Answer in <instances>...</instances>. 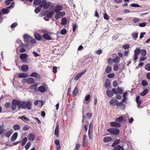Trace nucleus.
<instances>
[{
  "instance_id": "nucleus-1",
  "label": "nucleus",
  "mask_w": 150,
  "mask_h": 150,
  "mask_svg": "<svg viewBox=\"0 0 150 150\" xmlns=\"http://www.w3.org/2000/svg\"><path fill=\"white\" fill-rule=\"evenodd\" d=\"M50 5V2H48L46 0H42V3L38 7L35 9H40L39 7L43 8L45 9L48 8Z\"/></svg>"
},
{
  "instance_id": "nucleus-2",
  "label": "nucleus",
  "mask_w": 150,
  "mask_h": 150,
  "mask_svg": "<svg viewBox=\"0 0 150 150\" xmlns=\"http://www.w3.org/2000/svg\"><path fill=\"white\" fill-rule=\"evenodd\" d=\"M23 38L26 47H28L29 46L30 42L31 40V37L29 35L25 34L23 35Z\"/></svg>"
},
{
  "instance_id": "nucleus-3",
  "label": "nucleus",
  "mask_w": 150,
  "mask_h": 150,
  "mask_svg": "<svg viewBox=\"0 0 150 150\" xmlns=\"http://www.w3.org/2000/svg\"><path fill=\"white\" fill-rule=\"evenodd\" d=\"M20 108V103L19 101L13 100L12 102L11 109L13 111H15L17 109Z\"/></svg>"
},
{
  "instance_id": "nucleus-4",
  "label": "nucleus",
  "mask_w": 150,
  "mask_h": 150,
  "mask_svg": "<svg viewBox=\"0 0 150 150\" xmlns=\"http://www.w3.org/2000/svg\"><path fill=\"white\" fill-rule=\"evenodd\" d=\"M25 45V44L23 43L22 41L20 39H17L15 43V47L17 48H18L20 47H26Z\"/></svg>"
},
{
  "instance_id": "nucleus-5",
  "label": "nucleus",
  "mask_w": 150,
  "mask_h": 150,
  "mask_svg": "<svg viewBox=\"0 0 150 150\" xmlns=\"http://www.w3.org/2000/svg\"><path fill=\"white\" fill-rule=\"evenodd\" d=\"M107 131L111 134L114 135H117L119 132V130L117 128H111L107 129Z\"/></svg>"
},
{
  "instance_id": "nucleus-6",
  "label": "nucleus",
  "mask_w": 150,
  "mask_h": 150,
  "mask_svg": "<svg viewBox=\"0 0 150 150\" xmlns=\"http://www.w3.org/2000/svg\"><path fill=\"white\" fill-rule=\"evenodd\" d=\"M109 104L111 106H114L115 105H117L125 106V105L124 104L121 103H119L117 100L115 99H112L109 102Z\"/></svg>"
},
{
  "instance_id": "nucleus-7",
  "label": "nucleus",
  "mask_w": 150,
  "mask_h": 150,
  "mask_svg": "<svg viewBox=\"0 0 150 150\" xmlns=\"http://www.w3.org/2000/svg\"><path fill=\"white\" fill-rule=\"evenodd\" d=\"M58 10H55V12L57 13L55 16V18L56 19H58L64 16L65 14V12H58Z\"/></svg>"
},
{
  "instance_id": "nucleus-8",
  "label": "nucleus",
  "mask_w": 150,
  "mask_h": 150,
  "mask_svg": "<svg viewBox=\"0 0 150 150\" xmlns=\"http://www.w3.org/2000/svg\"><path fill=\"white\" fill-rule=\"evenodd\" d=\"M140 52V49L139 48H136V49L134 50V54L133 57L134 60H136L138 58L137 56L139 54Z\"/></svg>"
},
{
  "instance_id": "nucleus-9",
  "label": "nucleus",
  "mask_w": 150,
  "mask_h": 150,
  "mask_svg": "<svg viewBox=\"0 0 150 150\" xmlns=\"http://www.w3.org/2000/svg\"><path fill=\"white\" fill-rule=\"evenodd\" d=\"M28 57L27 54L25 53L21 54L20 56V58L21 59L22 61L23 62H26L27 61L26 58Z\"/></svg>"
},
{
  "instance_id": "nucleus-10",
  "label": "nucleus",
  "mask_w": 150,
  "mask_h": 150,
  "mask_svg": "<svg viewBox=\"0 0 150 150\" xmlns=\"http://www.w3.org/2000/svg\"><path fill=\"white\" fill-rule=\"evenodd\" d=\"M47 88V86L45 85L44 86H39L38 88V90L41 93H44L45 91Z\"/></svg>"
},
{
  "instance_id": "nucleus-11",
  "label": "nucleus",
  "mask_w": 150,
  "mask_h": 150,
  "mask_svg": "<svg viewBox=\"0 0 150 150\" xmlns=\"http://www.w3.org/2000/svg\"><path fill=\"white\" fill-rule=\"evenodd\" d=\"M88 142V137L87 136H85L83 138L82 142V146H86Z\"/></svg>"
},
{
  "instance_id": "nucleus-12",
  "label": "nucleus",
  "mask_w": 150,
  "mask_h": 150,
  "mask_svg": "<svg viewBox=\"0 0 150 150\" xmlns=\"http://www.w3.org/2000/svg\"><path fill=\"white\" fill-rule=\"evenodd\" d=\"M110 124L112 127H119L121 126L120 123L116 122H111Z\"/></svg>"
},
{
  "instance_id": "nucleus-13",
  "label": "nucleus",
  "mask_w": 150,
  "mask_h": 150,
  "mask_svg": "<svg viewBox=\"0 0 150 150\" xmlns=\"http://www.w3.org/2000/svg\"><path fill=\"white\" fill-rule=\"evenodd\" d=\"M59 125L57 123H56V126L54 134L57 137H59Z\"/></svg>"
},
{
  "instance_id": "nucleus-14",
  "label": "nucleus",
  "mask_w": 150,
  "mask_h": 150,
  "mask_svg": "<svg viewBox=\"0 0 150 150\" xmlns=\"http://www.w3.org/2000/svg\"><path fill=\"white\" fill-rule=\"evenodd\" d=\"M35 82L34 79L31 77H29L26 79V82L28 84H31Z\"/></svg>"
},
{
  "instance_id": "nucleus-15",
  "label": "nucleus",
  "mask_w": 150,
  "mask_h": 150,
  "mask_svg": "<svg viewBox=\"0 0 150 150\" xmlns=\"http://www.w3.org/2000/svg\"><path fill=\"white\" fill-rule=\"evenodd\" d=\"M41 10H35V12L36 13H38L39 12H40V13L39 14V16H42L45 14L46 12L45 11L42 12V11H41Z\"/></svg>"
},
{
  "instance_id": "nucleus-16",
  "label": "nucleus",
  "mask_w": 150,
  "mask_h": 150,
  "mask_svg": "<svg viewBox=\"0 0 150 150\" xmlns=\"http://www.w3.org/2000/svg\"><path fill=\"white\" fill-rule=\"evenodd\" d=\"M136 101L137 104V107L138 108H139L140 105L142 102L141 100L140 99V96H139L136 97Z\"/></svg>"
},
{
  "instance_id": "nucleus-17",
  "label": "nucleus",
  "mask_w": 150,
  "mask_h": 150,
  "mask_svg": "<svg viewBox=\"0 0 150 150\" xmlns=\"http://www.w3.org/2000/svg\"><path fill=\"white\" fill-rule=\"evenodd\" d=\"M28 76V74L25 73H20L18 74V76L19 78H25Z\"/></svg>"
},
{
  "instance_id": "nucleus-18",
  "label": "nucleus",
  "mask_w": 150,
  "mask_h": 150,
  "mask_svg": "<svg viewBox=\"0 0 150 150\" xmlns=\"http://www.w3.org/2000/svg\"><path fill=\"white\" fill-rule=\"evenodd\" d=\"M28 139L31 141H33L35 139V136L33 133H30L28 136Z\"/></svg>"
},
{
  "instance_id": "nucleus-19",
  "label": "nucleus",
  "mask_w": 150,
  "mask_h": 150,
  "mask_svg": "<svg viewBox=\"0 0 150 150\" xmlns=\"http://www.w3.org/2000/svg\"><path fill=\"white\" fill-rule=\"evenodd\" d=\"M30 76L33 77L35 78H40V75L36 72H33L31 73L30 75Z\"/></svg>"
},
{
  "instance_id": "nucleus-20",
  "label": "nucleus",
  "mask_w": 150,
  "mask_h": 150,
  "mask_svg": "<svg viewBox=\"0 0 150 150\" xmlns=\"http://www.w3.org/2000/svg\"><path fill=\"white\" fill-rule=\"evenodd\" d=\"M112 138L108 136L105 137L103 141L105 142H108L111 141Z\"/></svg>"
},
{
  "instance_id": "nucleus-21",
  "label": "nucleus",
  "mask_w": 150,
  "mask_h": 150,
  "mask_svg": "<svg viewBox=\"0 0 150 150\" xmlns=\"http://www.w3.org/2000/svg\"><path fill=\"white\" fill-rule=\"evenodd\" d=\"M32 103L30 101H28L26 102V108L28 110H30L31 108Z\"/></svg>"
},
{
  "instance_id": "nucleus-22",
  "label": "nucleus",
  "mask_w": 150,
  "mask_h": 150,
  "mask_svg": "<svg viewBox=\"0 0 150 150\" xmlns=\"http://www.w3.org/2000/svg\"><path fill=\"white\" fill-rule=\"evenodd\" d=\"M18 133L17 132L14 133L11 137V140L12 141H14L17 139L18 137Z\"/></svg>"
},
{
  "instance_id": "nucleus-23",
  "label": "nucleus",
  "mask_w": 150,
  "mask_h": 150,
  "mask_svg": "<svg viewBox=\"0 0 150 150\" xmlns=\"http://www.w3.org/2000/svg\"><path fill=\"white\" fill-rule=\"evenodd\" d=\"M43 37L45 39L47 40H52L50 36L47 33H45L42 35Z\"/></svg>"
},
{
  "instance_id": "nucleus-24",
  "label": "nucleus",
  "mask_w": 150,
  "mask_h": 150,
  "mask_svg": "<svg viewBox=\"0 0 150 150\" xmlns=\"http://www.w3.org/2000/svg\"><path fill=\"white\" fill-rule=\"evenodd\" d=\"M34 36L36 39L38 40H40L42 38V37L41 35L38 33H35L34 35Z\"/></svg>"
},
{
  "instance_id": "nucleus-25",
  "label": "nucleus",
  "mask_w": 150,
  "mask_h": 150,
  "mask_svg": "<svg viewBox=\"0 0 150 150\" xmlns=\"http://www.w3.org/2000/svg\"><path fill=\"white\" fill-rule=\"evenodd\" d=\"M13 130L11 129L6 132L5 133V136L8 138L9 137L12 133Z\"/></svg>"
},
{
  "instance_id": "nucleus-26",
  "label": "nucleus",
  "mask_w": 150,
  "mask_h": 150,
  "mask_svg": "<svg viewBox=\"0 0 150 150\" xmlns=\"http://www.w3.org/2000/svg\"><path fill=\"white\" fill-rule=\"evenodd\" d=\"M20 108L21 107L22 108L24 109L26 108V102L25 101H22L21 102L20 101Z\"/></svg>"
},
{
  "instance_id": "nucleus-27",
  "label": "nucleus",
  "mask_w": 150,
  "mask_h": 150,
  "mask_svg": "<svg viewBox=\"0 0 150 150\" xmlns=\"http://www.w3.org/2000/svg\"><path fill=\"white\" fill-rule=\"evenodd\" d=\"M10 10H0V16L6 14L9 12Z\"/></svg>"
},
{
  "instance_id": "nucleus-28",
  "label": "nucleus",
  "mask_w": 150,
  "mask_h": 150,
  "mask_svg": "<svg viewBox=\"0 0 150 150\" xmlns=\"http://www.w3.org/2000/svg\"><path fill=\"white\" fill-rule=\"evenodd\" d=\"M110 85V81L108 79H107L105 81V86L107 88H108Z\"/></svg>"
},
{
  "instance_id": "nucleus-29",
  "label": "nucleus",
  "mask_w": 150,
  "mask_h": 150,
  "mask_svg": "<svg viewBox=\"0 0 150 150\" xmlns=\"http://www.w3.org/2000/svg\"><path fill=\"white\" fill-rule=\"evenodd\" d=\"M42 0H34L33 4L36 6L39 5L42 3Z\"/></svg>"
},
{
  "instance_id": "nucleus-30",
  "label": "nucleus",
  "mask_w": 150,
  "mask_h": 150,
  "mask_svg": "<svg viewBox=\"0 0 150 150\" xmlns=\"http://www.w3.org/2000/svg\"><path fill=\"white\" fill-rule=\"evenodd\" d=\"M120 61V59L118 57H116L112 60L113 62L115 63H118Z\"/></svg>"
},
{
  "instance_id": "nucleus-31",
  "label": "nucleus",
  "mask_w": 150,
  "mask_h": 150,
  "mask_svg": "<svg viewBox=\"0 0 150 150\" xmlns=\"http://www.w3.org/2000/svg\"><path fill=\"white\" fill-rule=\"evenodd\" d=\"M78 91L79 90L78 88L77 87H76L72 93L73 96H76L78 93Z\"/></svg>"
},
{
  "instance_id": "nucleus-32",
  "label": "nucleus",
  "mask_w": 150,
  "mask_h": 150,
  "mask_svg": "<svg viewBox=\"0 0 150 150\" xmlns=\"http://www.w3.org/2000/svg\"><path fill=\"white\" fill-rule=\"evenodd\" d=\"M21 69L22 71H25L28 70V67L27 65H24L21 67Z\"/></svg>"
},
{
  "instance_id": "nucleus-33",
  "label": "nucleus",
  "mask_w": 150,
  "mask_h": 150,
  "mask_svg": "<svg viewBox=\"0 0 150 150\" xmlns=\"http://www.w3.org/2000/svg\"><path fill=\"white\" fill-rule=\"evenodd\" d=\"M106 94L109 97H112L113 95V93L110 90H107L106 91Z\"/></svg>"
},
{
  "instance_id": "nucleus-34",
  "label": "nucleus",
  "mask_w": 150,
  "mask_h": 150,
  "mask_svg": "<svg viewBox=\"0 0 150 150\" xmlns=\"http://www.w3.org/2000/svg\"><path fill=\"white\" fill-rule=\"evenodd\" d=\"M13 129L15 130H19L20 129V127L18 125H15L13 127Z\"/></svg>"
},
{
  "instance_id": "nucleus-35",
  "label": "nucleus",
  "mask_w": 150,
  "mask_h": 150,
  "mask_svg": "<svg viewBox=\"0 0 150 150\" xmlns=\"http://www.w3.org/2000/svg\"><path fill=\"white\" fill-rule=\"evenodd\" d=\"M67 23V20L65 18H63L61 20V24L62 25H65Z\"/></svg>"
},
{
  "instance_id": "nucleus-36",
  "label": "nucleus",
  "mask_w": 150,
  "mask_h": 150,
  "mask_svg": "<svg viewBox=\"0 0 150 150\" xmlns=\"http://www.w3.org/2000/svg\"><path fill=\"white\" fill-rule=\"evenodd\" d=\"M120 142V139H117L113 143L111 146L112 147H114L115 145L119 144Z\"/></svg>"
},
{
  "instance_id": "nucleus-37",
  "label": "nucleus",
  "mask_w": 150,
  "mask_h": 150,
  "mask_svg": "<svg viewBox=\"0 0 150 150\" xmlns=\"http://www.w3.org/2000/svg\"><path fill=\"white\" fill-rule=\"evenodd\" d=\"M124 148L122 147L120 145H118L115 147L114 149V150H123Z\"/></svg>"
},
{
  "instance_id": "nucleus-38",
  "label": "nucleus",
  "mask_w": 150,
  "mask_h": 150,
  "mask_svg": "<svg viewBox=\"0 0 150 150\" xmlns=\"http://www.w3.org/2000/svg\"><path fill=\"white\" fill-rule=\"evenodd\" d=\"M28 140L27 138L26 137H25L21 141V144L23 146L25 145L26 143L27 142Z\"/></svg>"
},
{
  "instance_id": "nucleus-39",
  "label": "nucleus",
  "mask_w": 150,
  "mask_h": 150,
  "mask_svg": "<svg viewBox=\"0 0 150 150\" xmlns=\"http://www.w3.org/2000/svg\"><path fill=\"white\" fill-rule=\"evenodd\" d=\"M148 90L147 89H146L141 93L140 95L142 96H144L148 93Z\"/></svg>"
},
{
  "instance_id": "nucleus-40",
  "label": "nucleus",
  "mask_w": 150,
  "mask_h": 150,
  "mask_svg": "<svg viewBox=\"0 0 150 150\" xmlns=\"http://www.w3.org/2000/svg\"><path fill=\"white\" fill-rule=\"evenodd\" d=\"M141 54L143 56H145L146 54V51L144 49H142L141 51Z\"/></svg>"
},
{
  "instance_id": "nucleus-41",
  "label": "nucleus",
  "mask_w": 150,
  "mask_h": 150,
  "mask_svg": "<svg viewBox=\"0 0 150 150\" xmlns=\"http://www.w3.org/2000/svg\"><path fill=\"white\" fill-rule=\"evenodd\" d=\"M38 103H41L42 101H39V100H36L34 102V104L35 105H37L39 107H41L43 105V104H42L41 105H38Z\"/></svg>"
},
{
  "instance_id": "nucleus-42",
  "label": "nucleus",
  "mask_w": 150,
  "mask_h": 150,
  "mask_svg": "<svg viewBox=\"0 0 150 150\" xmlns=\"http://www.w3.org/2000/svg\"><path fill=\"white\" fill-rule=\"evenodd\" d=\"M54 13V12L53 11H51L49 12H48L46 15L47 17L48 18H51Z\"/></svg>"
},
{
  "instance_id": "nucleus-43",
  "label": "nucleus",
  "mask_w": 150,
  "mask_h": 150,
  "mask_svg": "<svg viewBox=\"0 0 150 150\" xmlns=\"http://www.w3.org/2000/svg\"><path fill=\"white\" fill-rule=\"evenodd\" d=\"M14 2H12L10 6H9L8 7L6 8H3L2 9H8V8H13L14 6Z\"/></svg>"
},
{
  "instance_id": "nucleus-44",
  "label": "nucleus",
  "mask_w": 150,
  "mask_h": 150,
  "mask_svg": "<svg viewBox=\"0 0 150 150\" xmlns=\"http://www.w3.org/2000/svg\"><path fill=\"white\" fill-rule=\"evenodd\" d=\"M138 33H133L132 34V36L133 38L135 40L137 38Z\"/></svg>"
},
{
  "instance_id": "nucleus-45",
  "label": "nucleus",
  "mask_w": 150,
  "mask_h": 150,
  "mask_svg": "<svg viewBox=\"0 0 150 150\" xmlns=\"http://www.w3.org/2000/svg\"><path fill=\"white\" fill-rule=\"evenodd\" d=\"M63 6L62 5L59 4H57L55 6V9H62Z\"/></svg>"
},
{
  "instance_id": "nucleus-46",
  "label": "nucleus",
  "mask_w": 150,
  "mask_h": 150,
  "mask_svg": "<svg viewBox=\"0 0 150 150\" xmlns=\"http://www.w3.org/2000/svg\"><path fill=\"white\" fill-rule=\"evenodd\" d=\"M19 118L25 122L28 121H29V119L25 116H22V117H20Z\"/></svg>"
},
{
  "instance_id": "nucleus-47",
  "label": "nucleus",
  "mask_w": 150,
  "mask_h": 150,
  "mask_svg": "<svg viewBox=\"0 0 150 150\" xmlns=\"http://www.w3.org/2000/svg\"><path fill=\"white\" fill-rule=\"evenodd\" d=\"M88 136L90 139H92L93 138V136L92 135V131H91V130H88Z\"/></svg>"
},
{
  "instance_id": "nucleus-48",
  "label": "nucleus",
  "mask_w": 150,
  "mask_h": 150,
  "mask_svg": "<svg viewBox=\"0 0 150 150\" xmlns=\"http://www.w3.org/2000/svg\"><path fill=\"white\" fill-rule=\"evenodd\" d=\"M111 67L110 66H108L105 69V71L107 73H109L111 72Z\"/></svg>"
},
{
  "instance_id": "nucleus-49",
  "label": "nucleus",
  "mask_w": 150,
  "mask_h": 150,
  "mask_svg": "<svg viewBox=\"0 0 150 150\" xmlns=\"http://www.w3.org/2000/svg\"><path fill=\"white\" fill-rule=\"evenodd\" d=\"M31 142H28L26 144V145L25 147V149L26 150H27L30 147V146L31 145Z\"/></svg>"
},
{
  "instance_id": "nucleus-50",
  "label": "nucleus",
  "mask_w": 150,
  "mask_h": 150,
  "mask_svg": "<svg viewBox=\"0 0 150 150\" xmlns=\"http://www.w3.org/2000/svg\"><path fill=\"white\" fill-rule=\"evenodd\" d=\"M145 69L148 71H150V63L147 64L145 65Z\"/></svg>"
},
{
  "instance_id": "nucleus-51",
  "label": "nucleus",
  "mask_w": 150,
  "mask_h": 150,
  "mask_svg": "<svg viewBox=\"0 0 150 150\" xmlns=\"http://www.w3.org/2000/svg\"><path fill=\"white\" fill-rule=\"evenodd\" d=\"M123 118L122 117H120L116 119V121L118 122H121L123 120Z\"/></svg>"
},
{
  "instance_id": "nucleus-52",
  "label": "nucleus",
  "mask_w": 150,
  "mask_h": 150,
  "mask_svg": "<svg viewBox=\"0 0 150 150\" xmlns=\"http://www.w3.org/2000/svg\"><path fill=\"white\" fill-rule=\"evenodd\" d=\"M142 84L143 86H145L147 85L148 83L146 81L143 80L142 81Z\"/></svg>"
},
{
  "instance_id": "nucleus-53",
  "label": "nucleus",
  "mask_w": 150,
  "mask_h": 150,
  "mask_svg": "<svg viewBox=\"0 0 150 150\" xmlns=\"http://www.w3.org/2000/svg\"><path fill=\"white\" fill-rule=\"evenodd\" d=\"M67 33V31L65 28H63L61 30L60 33L62 35H64Z\"/></svg>"
},
{
  "instance_id": "nucleus-54",
  "label": "nucleus",
  "mask_w": 150,
  "mask_h": 150,
  "mask_svg": "<svg viewBox=\"0 0 150 150\" xmlns=\"http://www.w3.org/2000/svg\"><path fill=\"white\" fill-rule=\"evenodd\" d=\"M34 120L38 124H40L41 123V121L37 117H33Z\"/></svg>"
},
{
  "instance_id": "nucleus-55",
  "label": "nucleus",
  "mask_w": 150,
  "mask_h": 150,
  "mask_svg": "<svg viewBox=\"0 0 150 150\" xmlns=\"http://www.w3.org/2000/svg\"><path fill=\"white\" fill-rule=\"evenodd\" d=\"M122 90L118 87L117 89V93L122 94Z\"/></svg>"
},
{
  "instance_id": "nucleus-56",
  "label": "nucleus",
  "mask_w": 150,
  "mask_h": 150,
  "mask_svg": "<svg viewBox=\"0 0 150 150\" xmlns=\"http://www.w3.org/2000/svg\"><path fill=\"white\" fill-rule=\"evenodd\" d=\"M123 47L125 49H128L129 48V44L124 45L123 46Z\"/></svg>"
},
{
  "instance_id": "nucleus-57",
  "label": "nucleus",
  "mask_w": 150,
  "mask_h": 150,
  "mask_svg": "<svg viewBox=\"0 0 150 150\" xmlns=\"http://www.w3.org/2000/svg\"><path fill=\"white\" fill-rule=\"evenodd\" d=\"M146 25V23L145 22L140 23L139 24V25L141 27H144Z\"/></svg>"
},
{
  "instance_id": "nucleus-58",
  "label": "nucleus",
  "mask_w": 150,
  "mask_h": 150,
  "mask_svg": "<svg viewBox=\"0 0 150 150\" xmlns=\"http://www.w3.org/2000/svg\"><path fill=\"white\" fill-rule=\"evenodd\" d=\"M81 76V74L79 73L74 78V79L76 81L79 78H80Z\"/></svg>"
},
{
  "instance_id": "nucleus-59",
  "label": "nucleus",
  "mask_w": 150,
  "mask_h": 150,
  "mask_svg": "<svg viewBox=\"0 0 150 150\" xmlns=\"http://www.w3.org/2000/svg\"><path fill=\"white\" fill-rule=\"evenodd\" d=\"M17 25V23H14L13 24H12L11 26V28H14L16 27Z\"/></svg>"
},
{
  "instance_id": "nucleus-60",
  "label": "nucleus",
  "mask_w": 150,
  "mask_h": 150,
  "mask_svg": "<svg viewBox=\"0 0 150 150\" xmlns=\"http://www.w3.org/2000/svg\"><path fill=\"white\" fill-rule=\"evenodd\" d=\"M115 76V74L114 73H110V74H109L108 75V76L109 78H111Z\"/></svg>"
},
{
  "instance_id": "nucleus-61",
  "label": "nucleus",
  "mask_w": 150,
  "mask_h": 150,
  "mask_svg": "<svg viewBox=\"0 0 150 150\" xmlns=\"http://www.w3.org/2000/svg\"><path fill=\"white\" fill-rule=\"evenodd\" d=\"M102 50L101 49H99L96 51V53L98 55L101 54L102 53Z\"/></svg>"
},
{
  "instance_id": "nucleus-62",
  "label": "nucleus",
  "mask_w": 150,
  "mask_h": 150,
  "mask_svg": "<svg viewBox=\"0 0 150 150\" xmlns=\"http://www.w3.org/2000/svg\"><path fill=\"white\" fill-rule=\"evenodd\" d=\"M117 82L115 81H114L112 83V85L113 87H116L117 85Z\"/></svg>"
},
{
  "instance_id": "nucleus-63",
  "label": "nucleus",
  "mask_w": 150,
  "mask_h": 150,
  "mask_svg": "<svg viewBox=\"0 0 150 150\" xmlns=\"http://www.w3.org/2000/svg\"><path fill=\"white\" fill-rule=\"evenodd\" d=\"M10 105V104L9 103L6 102L5 103L4 105V106L6 108H8L9 107Z\"/></svg>"
},
{
  "instance_id": "nucleus-64",
  "label": "nucleus",
  "mask_w": 150,
  "mask_h": 150,
  "mask_svg": "<svg viewBox=\"0 0 150 150\" xmlns=\"http://www.w3.org/2000/svg\"><path fill=\"white\" fill-rule=\"evenodd\" d=\"M104 18L105 20H108L109 18V17L108 15L106 13H105L104 16Z\"/></svg>"
}]
</instances>
